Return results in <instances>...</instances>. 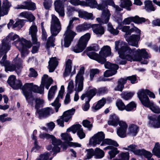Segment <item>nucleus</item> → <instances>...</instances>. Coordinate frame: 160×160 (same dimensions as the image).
<instances>
[{"label": "nucleus", "mask_w": 160, "mask_h": 160, "mask_svg": "<svg viewBox=\"0 0 160 160\" xmlns=\"http://www.w3.org/2000/svg\"><path fill=\"white\" fill-rule=\"evenodd\" d=\"M84 68L81 67L80 71L75 77V85L74 90L75 91L80 92L83 88L84 78L83 74L84 73Z\"/></svg>", "instance_id": "obj_11"}, {"label": "nucleus", "mask_w": 160, "mask_h": 160, "mask_svg": "<svg viewBox=\"0 0 160 160\" xmlns=\"http://www.w3.org/2000/svg\"><path fill=\"white\" fill-rule=\"evenodd\" d=\"M92 28L93 32L98 36H101L104 33L103 28L98 24H95L92 25Z\"/></svg>", "instance_id": "obj_27"}, {"label": "nucleus", "mask_w": 160, "mask_h": 160, "mask_svg": "<svg viewBox=\"0 0 160 160\" xmlns=\"http://www.w3.org/2000/svg\"><path fill=\"white\" fill-rule=\"evenodd\" d=\"M64 89V86L62 85L61 86V90L58 93L57 97L55 99L54 102L51 104L52 106L55 107L56 112H58V109L61 106L60 104L59 103V101L60 98H63Z\"/></svg>", "instance_id": "obj_22"}, {"label": "nucleus", "mask_w": 160, "mask_h": 160, "mask_svg": "<svg viewBox=\"0 0 160 160\" xmlns=\"http://www.w3.org/2000/svg\"><path fill=\"white\" fill-rule=\"evenodd\" d=\"M16 80L15 76L13 75H11L8 78L7 82L9 85L11 87Z\"/></svg>", "instance_id": "obj_62"}, {"label": "nucleus", "mask_w": 160, "mask_h": 160, "mask_svg": "<svg viewBox=\"0 0 160 160\" xmlns=\"http://www.w3.org/2000/svg\"><path fill=\"white\" fill-rule=\"evenodd\" d=\"M79 19L78 18L74 17L69 21L67 30L64 34V46L65 47L68 48L70 46L74 36L76 35V33L72 30L73 28L72 23L74 21L78 20Z\"/></svg>", "instance_id": "obj_8"}, {"label": "nucleus", "mask_w": 160, "mask_h": 160, "mask_svg": "<svg viewBox=\"0 0 160 160\" xmlns=\"http://www.w3.org/2000/svg\"><path fill=\"white\" fill-rule=\"evenodd\" d=\"M106 145H112L115 147L118 146V144L115 141H113L110 139H104L102 142L100 144V145L101 146H105Z\"/></svg>", "instance_id": "obj_37"}, {"label": "nucleus", "mask_w": 160, "mask_h": 160, "mask_svg": "<svg viewBox=\"0 0 160 160\" xmlns=\"http://www.w3.org/2000/svg\"><path fill=\"white\" fill-rule=\"evenodd\" d=\"M25 20L24 19H19L12 25V28H17L16 30L21 29L23 26Z\"/></svg>", "instance_id": "obj_39"}, {"label": "nucleus", "mask_w": 160, "mask_h": 160, "mask_svg": "<svg viewBox=\"0 0 160 160\" xmlns=\"http://www.w3.org/2000/svg\"><path fill=\"white\" fill-rule=\"evenodd\" d=\"M94 154L95 157L97 158H101L104 156V151L98 148L95 149Z\"/></svg>", "instance_id": "obj_42"}, {"label": "nucleus", "mask_w": 160, "mask_h": 160, "mask_svg": "<svg viewBox=\"0 0 160 160\" xmlns=\"http://www.w3.org/2000/svg\"><path fill=\"white\" fill-rule=\"evenodd\" d=\"M116 105L118 109L121 111H123L125 110L126 106L121 100H119L117 101L116 103Z\"/></svg>", "instance_id": "obj_56"}, {"label": "nucleus", "mask_w": 160, "mask_h": 160, "mask_svg": "<svg viewBox=\"0 0 160 160\" xmlns=\"http://www.w3.org/2000/svg\"><path fill=\"white\" fill-rule=\"evenodd\" d=\"M32 43L33 44H35L36 45L32 47L31 52L32 53H35L38 52V49L40 47V44L39 42H38L37 41L35 43H33V42Z\"/></svg>", "instance_id": "obj_61"}, {"label": "nucleus", "mask_w": 160, "mask_h": 160, "mask_svg": "<svg viewBox=\"0 0 160 160\" xmlns=\"http://www.w3.org/2000/svg\"><path fill=\"white\" fill-rule=\"evenodd\" d=\"M82 126L80 124H77L73 126L67 130V131H72L73 133H75L77 132V135L80 139L83 138L85 137V134L83 131Z\"/></svg>", "instance_id": "obj_16"}, {"label": "nucleus", "mask_w": 160, "mask_h": 160, "mask_svg": "<svg viewBox=\"0 0 160 160\" xmlns=\"http://www.w3.org/2000/svg\"><path fill=\"white\" fill-rule=\"evenodd\" d=\"M61 29V26L59 19L54 15H52L50 27L51 35L48 38L46 44V48L47 49L54 46V42L55 38L53 37L57 36Z\"/></svg>", "instance_id": "obj_4"}, {"label": "nucleus", "mask_w": 160, "mask_h": 160, "mask_svg": "<svg viewBox=\"0 0 160 160\" xmlns=\"http://www.w3.org/2000/svg\"><path fill=\"white\" fill-rule=\"evenodd\" d=\"M108 125L112 126H117L118 123L120 126L117 129V132L118 135L121 138H123L127 136L126 130L128 125L123 121H119L118 118L115 115L110 116V120L108 121Z\"/></svg>", "instance_id": "obj_5"}, {"label": "nucleus", "mask_w": 160, "mask_h": 160, "mask_svg": "<svg viewBox=\"0 0 160 160\" xmlns=\"http://www.w3.org/2000/svg\"><path fill=\"white\" fill-rule=\"evenodd\" d=\"M81 5L85 6H89L91 8H97L100 10H102L101 18H97V20L100 24L107 23L111 15L108 10L106 8L107 5L102 3L98 5L97 3L95 0H86V1H82Z\"/></svg>", "instance_id": "obj_3"}, {"label": "nucleus", "mask_w": 160, "mask_h": 160, "mask_svg": "<svg viewBox=\"0 0 160 160\" xmlns=\"http://www.w3.org/2000/svg\"><path fill=\"white\" fill-rule=\"evenodd\" d=\"M17 9H23L34 10L36 9L35 4L31 1L25 2L22 5H18L15 8Z\"/></svg>", "instance_id": "obj_24"}, {"label": "nucleus", "mask_w": 160, "mask_h": 160, "mask_svg": "<svg viewBox=\"0 0 160 160\" xmlns=\"http://www.w3.org/2000/svg\"><path fill=\"white\" fill-rule=\"evenodd\" d=\"M149 126L156 128L160 127V114L157 118L154 116H149Z\"/></svg>", "instance_id": "obj_21"}, {"label": "nucleus", "mask_w": 160, "mask_h": 160, "mask_svg": "<svg viewBox=\"0 0 160 160\" xmlns=\"http://www.w3.org/2000/svg\"><path fill=\"white\" fill-rule=\"evenodd\" d=\"M75 111V109L72 108L64 112L60 118L57 120L58 124L60 126L63 127L64 126V122H68L72 118Z\"/></svg>", "instance_id": "obj_13"}, {"label": "nucleus", "mask_w": 160, "mask_h": 160, "mask_svg": "<svg viewBox=\"0 0 160 160\" xmlns=\"http://www.w3.org/2000/svg\"><path fill=\"white\" fill-rule=\"evenodd\" d=\"M72 61L69 59H68L66 62V67L64 73V77L68 76L71 73L72 69Z\"/></svg>", "instance_id": "obj_31"}, {"label": "nucleus", "mask_w": 160, "mask_h": 160, "mask_svg": "<svg viewBox=\"0 0 160 160\" xmlns=\"http://www.w3.org/2000/svg\"><path fill=\"white\" fill-rule=\"evenodd\" d=\"M39 137L41 138L51 139L52 144L54 146L52 149V151L54 152L53 154H56L57 153L60 152V148L58 146L60 145L62 143L60 140H57L53 135L46 133L42 134L40 135Z\"/></svg>", "instance_id": "obj_10"}, {"label": "nucleus", "mask_w": 160, "mask_h": 160, "mask_svg": "<svg viewBox=\"0 0 160 160\" xmlns=\"http://www.w3.org/2000/svg\"><path fill=\"white\" fill-rule=\"evenodd\" d=\"M22 86V84L21 81L19 80H17L15 81L11 87L14 89H21V87Z\"/></svg>", "instance_id": "obj_51"}, {"label": "nucleus", "mask_w": 160, "mask_h": 160, "mask_svg": "<svg viewBox=\"0 0 160 160\" xmlns=\"http://www.w3.org/2000/svg\"><path fill=\"white\" fill-rule=\"evenodd\" d=\"M99 49L98 46L97 45H93L88 47L87 49V50L88 52H87L86 54L88 52H91L92 51H97Z\"/></svg>", "instance_id": "obj_59"}, {"label": "nucleus", "mask_w": 160, "mask_h": 160, "mask_svg": "<svg viewBox=\"0 0 160 160\" xmlns=\"http://www.w3.org/2000/svg\"><path fill=\"white\" fill-rule=\"evenodd\" d=\"M147 94L150 97L154 98H155L154 93L150 92L148 89H141L138 91V97L141 101L143 105V102H145L147 101L149 103H152L149 100L148 96L146 95Z\"/></svg>", "instance_id": "obj_12"}, {"label": "nucleus", "mask_w": 160, "mask_h": 160, "mask_svg": "<svg viewBox=\"0 0 160 160\" xmlns=\"http://www.w3.org/2000/svg\"><path fill=\"white\" fill-rule=\"evenodd\" d=\"M1 1H0V17L8 14V9L11 6L10 3L8 0H4L2 2V8L1 9Z\"/></svg>", "instance_id": "obj_23"}, {"label": "nucleus", "mask_w": 160, "mask_h": 160, "mask_svg": "<svg viewBox=\"0 0 160 160\" xmlns=\"http://www.w3.org/2000/svg\"><path fill=\"white\" fill-rule=\"evenodd\" d=\"M137 146L134 144H131L128 147L129 150L132 151L134 154L137 155H140L141 153L140 149H138L136 148Z\"/></svg>", "instance_id": "obj_44"}, {"label": "nucleus", "mask_w": 160, "mask_h": 160, "mask_svg": "<svg viewBox=\"0 0 160 160\" xmlns=\"http://www.w3.org/2000/svg\"><path fill=\"white\" fill-rule=\"evenodd\" d=\"M51 152H45L43 154H41L36 160H51L52 158H49Z\"/></svg>", "instance_id": "obj_41"}, {"label": "nucleus", "mask_w": 160, "mask_h": 160, "mask_svg": "<svg viewBox=\"0 0 160 160\" xmlns=\"http://www.w3.org/2000/svg\"><path fill=\"white\" fill-rule=\"evenodd\" d=\"M36 104L35 108L36 109V111L39 110L38 109L41 107H42L44 103L43 100L40 98H36L35 99Z\"/></svg>", "instance_id": "obj_45"}, {"label": "nucleus", "mask_w": 160, "mask_h": 160, "mask_svg": "<svg viewBox=\"0 0 160 160\" xmlns=\"http://www.w3.org/2000/svg\"><path fill=\"white\" fill-rule=\"evenodd\" d=\"M78 16L79 17L85 19H93L92 14L85 11H78Z\"/></svg>", "instance_id": "obj_33"}, {"label": "nucleus", "mask_w": 160, "mask_h": 160, "mask_svg": "<svg viewBox=\"0 0 160 160\" xmlns=\"http://www.w3.org/2000/svg\"><path fill=\"white\" fill-rule=\"evenodd\" d=\"M133 22L136 23H141L145 22V19L143 18H139L138 16L135 17H129L125 18L123 23L124 24H129L130 22Z\"/></svg>", "instance_id": "obj_20"}, {"label": "nucleus", "mask_w": 160, "mask_h": 160, "mask_svg": "<svg viewBox=\"0 0 160 160\" xmlns=\"http://www.w3.org/2000/svg\"><path fill=\"white\" fill-rule=\"evenodd\" d=\"M143 105L147 107H149L150 109L154 113H160V108L154 104L153 103H149L147 101L145 102H143Z\"/></svg>", "instance_id": "obj_29"}, {"label": "nucleus", "mask_w": 160, "mask_h": 160, "mask_svg": "<svg viewBox=\"0 0 160 160\" xmlns=\"http://www.w3.org/2000/svg\"><path fill=\"white\" fill-rule=\"evenodd\" d=\"M43 5L45 8L46 9H49L51 7L52 1V0H44Z\"/></svg>", "instance_id": "obj_64"}, {"label": "nucleus", "mask_w": 160, "mask_h": 160, "mask_svg": "<svg viewBox=\"0 0 160 160\" xmlns=\"http://www.w3.org/2000/svg\"><path fill=\"white\" fill-rule=\"evenodd\" d=\"M106 102V99L102 98L101 100H99L96 104H93L92 107V111L96 112L97 110L101 108L104 106Z\"/></svg>", "instance_id": "obj_32"}, {"label": "nucleus", "mask_w": 160, "mask_h": 160, "mask_svg": "<svg viewBox=\"0 0 160 160\" xmlns=\"http://www.w3.org/2000/svg\"><path fill=\"white\" fill-rule=\"evenodd\" d=\"M20 38L19 36L18 35L14 34L13 32L10 33L6 38L7 39H9L10 41L11 40L14 41L16 39L18 40Z\"/></svg>", "instance_id": "obj_55"}, {"label": "nucleus", "mask_w": 160, "mask_h": 160, "mask_svg": "<svg viewBox=\"0 0 160 160\" xmlns=\"http://www.w3.org/2000/svg\"><path fill=\"white\" fill-rule=\"evenodd\" d=\"M152 153L158 158H160V144L159 143H155L152 150Z\"/></svg>", "instance_id": "obj_38"}, {"label": "nucleus", "mask_w": 160, "mask_h": 160, "mask_svg": "<svg viewBox=\"0 0 160 160\" xmlns=\"http://www.w3.org/2000/svg\"><path fill=\"white\" fill-rule=\"evenodd\" d=\"M38 32L37 27L34 24H33L29 29V34L32 37V42L35 43L37 41V33Z\"/></svg>", "instance_id": "obj_26"}, {"label": "nucleus", "mask_w": 160, "mask_h": 160, "mask_svg": "<svg viewBox=\"0 0 160 160\" xmlns=\"http://www.w3.org/2000/svg\"><path fill=\"white\" fill-rule=\"evenodd\" d=\"M82 124L83 126L87 128L89 130H91L92 127V123L88 120L86 119L83 120Z\"/></svg>", "instance_id": "obj_57"}, {"label": "nucleus", "mask_w": 160, "mask_h": 160, "mask_svg": "<svg viewBox=\"0 0 160 160\" xmlns=\"http://www.w3.org/2000/svg\"><path fill=\"white\" fill-rule=\"evenodd\" d=\"M14 44L19 50L24 47H27L28 48L32 46V44L30 41H27L23 38H20L13 42Z\"/></svg>", "instance_id": "obj_15"}, {"label": "nucleus", "mask_w": 160, "mask_h": 160, "mask_svg": "<svg viewBox=\"0 0 160 160\" xmlns=\"http://www.w3.org/2000/svg\"><path fill=\"white\" fill-rule=\"evenodd\" d=\"M119 152V151L118 149L113 147L108 152V154L110 155V158L111 159L114 158L116 155Z\"/></svg>", "instance_id": "obj_48"}, {"label": "nucleus", "mask_w": 160, "mask_h": 160, "mask_svg": "<svg viewBox=\"0 0 160 160\" xmlns=\"http://www.w3.org/2000/svg\"><path fill=\"white\" fill-rule=\"evenodd\" d=\"M140 36L138 35H132L130 37L128 35L125 36L126 40L128 44L131 46L135 47L137 48L138 47V42L140 39Z\"/></svg>", "instance_id": "obj_19"}, {"label": "nucleus", "mask_w": 160, "mask_h": 160, "mask_svg": "<svg viewBox=\"0 0 160 160\" xmlns=\"http://www.w3.org/2000/svg\"><path fill=\"white\" fill-rule=\"evenodd\" d=\"M115 49L118 51L119 57L121 58L126 59L130 62L141 61L142 57L148 59L150 57L145 49H131L128 47L126 43L122 41H116L115 42Z\"/></svg>", "instance_id": "obj_1"}, {"label": "nucleus", "mask_w": 160, "mask_h": 160, "mask_svg": "<svg viewBox=\"0 0 160 160\" xmlns=\"http://www.w3.org/2000/svg\"><path fill=\"white\" fill-rule=\"evenodd\" d=\"M134 94V93L133 92H124L121 94V97L123 99L128 100L131 98Z\"/></svg>", "instance_id": "obj_52"}, {"label": "nucleus", "mask_w": 160, "mask_h": 160, "mask_svg": "<svg viewBox=\"0 0 160 160\" xmlns=\"http://www.w3.org/2000/svg\"><path fill=\"white\" fill-rule=\"evenodd\" d=\"M139 127L137 125L132 124L128 128V133L133 136H135L139 131Z\"/></svg>", "instance_id": "obj_34"}, {"label": "nucleus", "mask_w": 160, "mask_h": 160, "mask_svg": "<svg viewBox=\"0 0 160 160\" xmlns=\"http://www.w3.org/2000/svg\"><path fill=\"white\" fill-rule=\"evenodd\" d=\"M8 114H3L0 115V121L2 122H4L6 121H10L12 120V118L10 117H7Z\"/></svg>", "instance_id": "obj_53"}, {"label": "nucleus", "mask_w": 160, "mask_h": 160, "mask_svg": "<svg viewBox=\"0 0 160 160\" xmlns=\"http://www.w3.org/2000/svg\"><path fill=\"white\" fill-rule=\"evenodd\" d=\"M104 66L106 68L109 69H116L118 68V66L116 64H112L109 62H107L104 64Z\"/></svg>", "instance_id": "obj_54"}, {"label": "nucleus", "mask_w": 160, "mask_h": 160, "mask_svg": "<svg viewBox=\"0 0 160 160\" xmlns=\"http://www.w3.org/2000/svg\"><path fill=\"white\" fill-rule=\"evenodd\" d=\"M85 152L86 154L84 157L85 159H89L95 155L94 152L92 148L86 149Z\"/></svg>", "instance_id": "obj_46"}, {"label": "nucleus", "mask_w": 160, "mask_h": 160, "mask_svg": "<svg viewBox=\"0 0 160 160\" xmlns=\"http://www.w3.org/2000/svg\"><path fill=\"white\" fill-rule=\"evenodd\" d=\"M18 55L14 60L15 64L14 65L11 63L9 61L6 60L7 56L5 55L3 56L1 60L0 61V64L2 66L5 67L6 72L13 71L16 69H18L22 67V61L20 59L18 58Z\"/></svg>", "instance_id": "obj_7"}, {"label": "nucleus", "mask_w": 160, "mask_h": 160, "mask_svg": "<svg viewBox=\"0 0 160 160\" xmlns=\"http://www.w3.org/2000/svg\"><path fill=\"white\" fill-rule=\"evenodd\" d=\"M132 5V3L129 0H121L120 6L122 8H127L128 10H129L128 8L129 7Z\"/></svg>", "instance_id": "obj_47"}, {"label": "nucleus", "mask_w": 160, "mask_h": 160, "mask_svg": "<svg viewBox=\"0 0 160 160\" xmlns=\"http://www.w3.org/2000/svg\"><path fill=\"white\" fill-rule=\"evenodd\" d=\"M111 49L108 46L103 47L100 52V55L95 52H88L87 55L90 58L97 61L101 64H103L106 61L105 58L111 55Z\"/></svg>", "instance_id": "obj_6"}, {"label": "nucleus", "mask_w": 160, "mask_h": 160, "mask_svg": "<svg viewBox=\"0 0 160 160\" xmlns=\"http://www.w3.org/2000/svg\"><path fill=\"white\" fill-rule=\"evenodd\" d=\"M36 113L38 114L39 118L42 119L49 116L51 114L53 113V111L52 108L47 107L37 110Z\"/></svg>", "instance_id": "obj_18"}, {"label": "nucleus", "mask_w": 160, "mask_h": 160, "mask_svg": "<svg viewBox=\"0 0 160 160\" xmlns=\"http://www.w3.org/2000/svg\"><path fill=\"white\" fill-rule=\"evenodd\" d=\"M49 72H53L58 65V62L56 57L52 58H50L48 62Z\"/></svg>", "instance_id": "obj_30"}, {"label": "nucleus", "mask_w": 160, "mask_h": 160, "mask_svg": "<svg viewBox=\"0 0 160 160\" xmlns=\"http://www.w3.org/2000/svg\"><path fill=\"white\" fill-rule=\"evenodd\" d=\"M62 140L66 141H69L72 140V138L67 133H63L61 135Z\"/></svg>", "instance_id": "obj_63"}, {"label": "nucleus", "mask_w": 160, "mask_h": 160, "mask_svg": "<svg viewBox=\"0 0 160 160\" xmlns=\"http://www.w3.org/2000/svg\"><path fill=\"white\" fill-rule=\"evenodd\" d=\"M104 138L105 134L103 132H98L90 139L89 144L94 147L97 145L100 144L101 142H102Z\"/></svg>", "instance_id": "obj_14"}, {"label": "nucleus", "mask_w": 160, "mask_h": 160, "mask_svg": "<svg viewBox=\"0 0 160 160\" xmlns=\"http://www.w3.org/2000/svg\"><path fill=\"white\" fill-rule=\"evenodd\" d=\"M90 38V34L89 33H87L82 36L79 39L77 45L72 48V50L76 53L82 52L86 47L87 42Z\"/></svg>", "instance_id": "obj_9"}, {"label": "nucleus", "mask_w": 160, "mask_h": 160, "mask_svg": "<svg viewBox=\"0 0 160 160\" xmlns=\"http://www.w3.org/2000/svg\"><path fill=\"white\" fill-rule=\"evenodd\" d=\"M55 10L58 13L60 16L63 17L65 15L64 9V2L60 0H57L54 2Z\"/></svg>", "instance_id": "obj_17"}, {"label": "nucleus", "mask_w": 160, "mask_h": 160, "mask_svg": "<svg viewBox=\"0 0 160 160\" xmlns=\"http://www.w3.org/2000/svg\"><path fill=\"white\" fill-rule=\"evenodd\" d=\"M52 82V80L51 78H48L47 75L44 74L42 78L41 84L39 87L34 85L32 83H25L22 87L21 89L27 102L32 105L34 98L32 95V91L42 94L44 92V86L48 89Z\"/></svg>", "instance_id": "obj_2"}, {"label": "nucleus", "mask_w": 160, "mask_h": 160, "mask_svg": "<svg viewBox=\"0 0 160 160\" xmlns=\"http://www.w3.org/2000/svg\"><path fill=\"white\" fill-rule=\"evenodd\" d=\"M91 27L92 28V25L90 24L84 23L83 24L77 27L76 30L77 32H80L88 30Z\"/></svg>", "instance_id": "obj_35"}, {"label": "nucleus", "mask_w": 160, "mask_h": 160, "mask_svg": "<svg viewBox=\"0 0 160 160\" xmlns=\"http://www.w3.org/2000/svg\"><path fill=\"white\" fill-rule=\"evenodd\" d=\"M136 108V104L133 102H131L126 106L125 110L128 112L134 110Z\"/></svg>", "instance_id": "obj_43"}, {"label": "nucleus", "mask_w": 160, "mask_h": 160, "mask_svg": "<svg viewBox=\"0 0 160 160\" xmlns=\"http://www.w3.org/2000/svg\"><path fill=\"white\" fill-rule=\"evenodd\" d=\"M129 155L128 152H122L120 154V159L121 160H128Z\"/></svg>", "instance_id": "obj_60"}, {"label": "nucleus", "mask_w": 160, "mask_h": 160, "mask_svg": "<svg viewBox=\"0 0 160 160\" xmlns=\"http://www.w3.org/2000/svg\"><path fill=\"white\" fill-rule=\"evenodd\" d=\"M28 48L27 47H24L19 50L21 52L22 57L24 58L29 53V52L28 50Z\"/></svg>", "instance_id": "obj_58"}, {"label": "nucleus", "mask_w": 160, "mask_h": 160, "mask_svg": "<svg viewBox=\"0 0 160 160\" xmlns=\"http://www.w3.org/2000/svg\"><path fill=\"white\" fill-rule=\"evenodd\" d=\"M11 47V42L9 39L7 38L4 39L2 42V45L0 46V50L5 53L6 56V54L10 49Z\"/></svg>", "instance_id": "obj_25"}, {"label": "nucleus", "mask_w": 160, "mask_h": 160, "mask_svg": "<svg viewBox=\"0 0 160 160\" xmlns=\"http://www.w3.org/2000/svg\"><path fill=\"white\" fill-rule=\"evenodd\" d=\"M117 69H109L106 71L104 73V75L105 77H108L115 74L117 72Z\"/></svg>", "instance_id": "obj_49"}, {"label": "nucleus", "mask_w": 160, "mask_h": 160, "mask_svg": "<svg viewBox=\"0 0 160 160\" xmlns=\"http://www.w3.org/2000/svg\"><path fill=\"white\" fill-rule=\"evenodd\" d=\"M108 30L111 33L114 35H116L118 33L119 31L117 29L118 28H117L116 29H115L113 28L112 25L109 23L108 24Z\"/></svg>", "instance_id": "obj_50"}, {"label": "nucleus", "mask_w": 160, "mask_h": 160, "mask_svg": "<svg viewBox=\"0 0 160 160\" xmlns=\"http://www.w3.org/2000/svg\"><path fill=\"white\" fill-rule=\"evenodd\" d=\"M145 9L148 12L154 11L155 8L152 5L151 1L149 0H146L144 2Z\"/></svg>", "instance_id": "obj_36"}, {"label": "nucleus", "mask_w": 160, "mask_h": 160, "mask_svg": "<svg viewBox=\"0 0 160 160\" xmlns=\"http://www.w3.org/2000/svg\"><path fill=\"white\" fill-rule=\"evenodd\" d=\"M96 93H97V91L96 88L91 89L85 94L82 95L81 96V98L83 100L85 98H87L88 101H90L92 98L95 95Z\"/></svg>", "instance_id": "obj_28"}, {"label": "nucleus", "mask_w": 160, "mask_h": 160, "mask_svg": "<svg viewBox=\"0 0 160 160\" xmlns=\"http://www.w3.org/2000/svg\"><path fill=\"white\" fill-rule=\"evenodd\" d=\"M57 88L56 86H52L50 88L48 94V98L49 100H51L54 98Z\"/></svg>", "instance_id": "obj_40"}]
</instances>
